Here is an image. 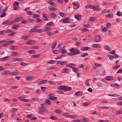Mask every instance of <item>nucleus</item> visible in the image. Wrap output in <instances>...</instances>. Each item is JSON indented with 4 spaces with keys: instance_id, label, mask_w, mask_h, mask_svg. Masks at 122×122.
Returning <instances> with one entry per match:
<instances>
[{
    "instance_id": "nucleus-1",
    "label": "nucleus",
    "mask_w": 122,
    "mask_h": 122,
    "mask_svg": "<svg viewBox=\"0 0 122 122\" xmlns=\"http://www.w3.org/2000/svg\"><path fill=\"white\" fill-rule=\"evenodd\" d=\"M69 51L70 52H73L74 55H78L81 53V52L78 49H75L74 48L70 49Z\"/></svg>"
},
{
    "instance_id": "nucleus-2",
    "label": "nucleus",
    "mask_w": 122,
    "mask_h": 122,
    "mask_svg": "<svg viewBox=\"0 0 122 122\" xmlns=\"http://www.w3.org/2000/svg\"><path fill=\"white\" fill-rule=\"evenodd\" d=\"M70 113H65L63 114L62 115L67 117L71 119H73L75 117V116L74 115H69Z\"/></svg>"
},
{
    "instance_id": "nucleus-3",
    "label": "nucleus",
    "mask_w": 122,
    "mask_h": 122,
    "mask_svg": "<svg viewBox=\"0 0 122 122\" xmlns=\"http://www.w3.org/2000/svg\"><path fill=\"white\" fill-rule=\"evenodd\" d=\"M71 20L69 18H67L62 19L61 22L63 23H68L71 22Z\"/></svg>"
},
{
    "instance_id": "nucleus-4",
    "label": "nucleus",
    "mask_w": 122,
    "mask_h": 122,
    "mask_svg": "<svg viewBox=\"0 0 122 122\" xmlns=\"http://www.w3.org/2000/svg\"><path fill=\"white\" fill-rule=\"evenodd\" d=\"M7 8L6 7L4 8V7L1 6L0 7V14H1L5 12L7 9Z\"/></svg>"
},
{
    "instance_id": "nucleus-5",
    "label": "nucleus",
    "mask_w": 122,
    "mask_h": 122,
    "mask_svg": "<svg viewBox=\"0 0 122 122\" xmlns=\"http://www.w3.org/2000/svg\"><path fill=\"white\" fill-rule=\"evenodd\" d=\"M19 4L17 2H15L14 3L13 8L15 10H17L19 9Z\"/></svg>"
},
{
    "instance_id": "nucleus-6",
    "label": "nucleus",
    "mask_w": 122,
    "mask_h": 122,
    "mask_svg": "<svg viewBox=\"0 0 122 122\" xmlns=\"http://www.w3.org/2000/svg\"><path fill=\"white\" fill-rule=\"evenodd\" d=\"M13 24V22L12 21H10L9 20H7L4 22L2 23V25H10Z\"/></svg>"
},
{
    "instance_id": "nucleus-7",
    "label": "nucleus",
    "mask_w": 122,
    "mask_h": 122,
    "mask_svg": "<svg viewBox=\"0 0 122 122\" xmlns=\"http://www.w3.org/2000/svg\"><path fill=\"white\" fill-rule=\"evenodd\" d=\"M94 41L96 42H98L102 40L101 37L99 36H97L95 37Z\"/></svg>"
},
{
    "instance_id": "nucleus-8",
    "label": "nucleus",
    "mask_w": 122,
    "mask_h": 122,
    "mask_svg": "<svg viewBox=\"0 0 122 122\" xmlns=\"http://www.w3.org/2000/svg\"><path fill=\"white\" fill-rule=\"evenodd\" d=\"M36 42V41H35L32 40H30L26 42V44L30 45H31L34 44Z\"/></svg>"
},
{
    "instance_id": "nucleus-9",
    "label": "nucleus",
    "mask_w": 122,
    "mask_h": 122,
    "mask_svg": "<svg viewBox=\"0 0 122 122\" xmlns=\"http://www.w3.org/2000/svg\"><path fill=\"white\" fill-rule=\"evenodd\" d=\"M24 59L21 58H14L12 59V61L13 62H15L17 61H23Z\"/></svg>"
},
{
    "instance_id": "nucleus-10",
    "label": "nucleus",
    "mask_w": 122,
    "mask_h": 122,
    "mask_svg": "<svg viewBox=\"0 0 122 122\" xmlns=\"http://www.w3.org/2000/svg\"><path fill=\"white\" fill-rule=\"evenodd\" d=\"M69 70H70L68 68H64L62 69L61 71V72L62 73H67L69 72Z\"/></svg>"
},
{
    "instance_id": "nucleus-11",
    "label": "nucleus",
    "mask_w": 122,
    "mask_h": 122,
    "mask_svg": "<svg viewBox=\"0 0 122 122\" xmlns=\"http://www.w3.org/2000/svg\"><path fill=\"white\" fill-rule=\"evenodd\" d=\"M75 64L73 63H69L66 64V66L68 67L71 68L72 69V68L75 66Z\"/></svg>"
},
{
    "instance_id": "nucleus-12",
    "label": "nucleus",
    "mask_w": 122,
    "mask_h": 122,
    "mask_svg": "<svg viewBox=\"0 0 122 122\" xmlns=\"http://www.w3.org/2000/svg\"><path fill=\"white\" fill-rule=\"evenodd\" d=\"M22 19V17H16L14 20L12 21V22H13V24L15 22L19 21Z\"/></svg>"
},
{
    "instance_id": "nucleus-13",
    "label": "nucleus",
    "mask_w": 122,
    "mask_h": 122,
    "mask_svg": "<svg viewBox=\"0 0 122 122\" xmlns=\"http://www.w3.org/2000/svg\"><path fill=\"white\" fill-rule=\"evenodd\" d=\"M75 18L76 19L79 20L81 18L82 16L79 14L75 15H74Z\"/></svg>"
},
{
    "instance_id": "nucleus-14",
    "label": "nucleus",
    "mask_w": 122,
    "mask_h": 122,
    "mask_svg": "<svg viewBox=\"0 0 122 122\" xmlns=\"http://www.w3.org/2000/svg\"><path fill=\"white\" fill-rule=\"evenodd\" d=\"M92 47L93 48H98L101 47L100 45L98 44H94L92 46Z\"/></svg>"
},
{
    "instance_id": "nucleus-15",
    "label": "nucleus",
    "mask_w": 122,
    "mask_h": 122,
    "mask_svg": "<svg viewBox=\"0 0 122 122\" xmlns=\"http://www.w3.org/2000/svg\"><path fill=\"white\" fill-rule=\"evenodd\" d=\"M83 92L81 91H78L75 93V94L77 96H79L83 95Z\"/></svg>"
},
{
    "instance_id": "nucleus-16",
    "label": "nucleus",
    "mask_w": 122,
    "mask_h": 122,
    "mask_svg": "<svg viewBox=\"0 0 122 122\" xmlns=\"http://www.w3.org/2000/svg\"><path fill=\"white\" fill-rule=\"evenodd\" d=\"M22 97H18V98L21 100V101L22 102H27L29 101L30 100H29L28 99H22Z\"/></svg>"
},
{
    "instance_id": "nucleus-17",
    "label": "nucleus",
    "mask_w": 122,
    "mask_h": 122,
    "mask_svg": "<svg viewBox=\"0 0 122 122\" xmlns=\"http://www.w3.org/2000/svg\"><path fill=\"white\" fill-rule=\"evenodd\" d=\"M48 9L49 10L51 11H54L56 9V8L51 6H48Z\"/></svg>"
},
{
    "instance_id": "nucleus-18",
    "label": "nucleus",
    "mask_w": 122,
    "mask_h": 122,
    "mask_svg": "<svg viewBox=\"0 0 122 122\" xmlns=\"http://www.w3.org/2000/svg\"><path fill=\"white\" fill-rule=\"evenodd\" d=\"M51 30V29L50 27H48L45 26L44 28V30H43L44 32H48L50 31Z\"/></svg>"
},
{
    "instance_id": "nucleus-19",
    "label": "nucleus",
    "mask_w": 122,
    "mask_h": 122,
    "mask_svg": "<svg viewBox=\"0 0 122 122\" xmlns=\"http://www.w3.org/2000/svg\"><path fill=\"white\" fill-rule=\"evenodd\" d=\"M105 79L107 81H111L113 80V77L112 76H106Z\"/></svg>"
},
{
    "instance_id": "nucleus-20",
    "label": "nucleus",
    "mask_w": 122,
    "mask_h": 122,
    "mask_svg": "<svg viewBox=\"0 0 122 122\" xmlns=\"http://www.w3.org/2000/svg\"><path fill=\"white\" fill-rule=\"evenodd\" d=\"M81 121L84 122H89V120L87 118L83 117L81 118Z\"/></svg>"
},
{
    "instance_id": "nucleus-21",
    "label": "nucleus",
    "mask_w": 122,
    "mask_h": 122,
    "mask_svg": "<svg viewBox=\"0 0 122 122\" xmlns=\"http://www.w3.org/2000/svg\"><path fill=\"white\" fill-rule=\"evenodd\" d=\"M19 72H10L9 73V74H10L11 75L13 76H17L18 75V73Z\"/></svg>"
},
{
    "instance_id": "nucleus-22",
    "label": "nucleus",
    "mask_w": 122,
    "mask_h": 122,
    "mask_svg": "<svg viewBox=\"0 0 122 122\" xmlns=\"http://www.w3.org/2000/svg\"><path fill=\"white\" fill-rule=\"evenodd\" d=\"M47 14H42L43 16V20L44 21H47L48 20V18L47 17Z\"/></svg>"
},
{
    "instance_id": "nucleus-23",
    "label": "nucleus",
    "mask_w": 122,
    "mask_h": 122,
    "mask_svg": "<svg viewBox=\"0 0 122 122\" xmlns=\"http://www.w3.org/2000/svg\"><path fill=\"white\" fill-rule=\"evenodd\" d=\"M36 51L34 50H29L27 52L30 54H35L36 53Z\"/></svg>"
},
{
    "instance_id": "nucleus-24",
    "label": "nucleus",
    "mask_w": 122,
    "mask_h": 122,
    "mask_svg": "<svg viewBox=\"0 0 122 122\" xmlns=\"http://www.w3.org/2000/svg\"><path fill=\"white\" fill-rule=\"evenodd\" d=\"M57 45V42L55 41L53 43L51 46V49L52 50L54 49L56 47Z\"/></svg>"
},
{
    "instance_id": "nucleus-25",
    "label": "nucleus",
    "mask_w": 122,
    "mask_h": 122,
    "mask_svg": "<svg viewBox=\"0 0 122 122\" xmlns=\"http://www.w3.org/2000/svg\"><path fill=\"white\" fill-rule=\"evenodd\" d=\"M72 88L71 87L67 86H65L64 91H69L71 90Z\"/></svg>"
},
{
    "instance_id": "nucleus-26",
    "label": "nucleus",
    "mask_w": 122,
    "mask_h": 122,
    "mask_svg": "<svg viewBox=\"0 0 122 122\" xmlns=\"http://www.w3.org/2000/svg\"><path fill=\"white\" fill-rule=\"evenodd\" d=\"M19 27V25L17 24H15L14 25L11 27V28L12 29H16L17 28Z\"/></svg>"
},
{
    "instance_id": "nucleus-27",
    "label": "nucleus",
    "mask_w": 122,
    "mask_h": 122,
    "mask_svg": "<svg viewBox=\"0 0 122 122\" xmlns=\"http://www.w3.org/2000/svg\"><path fill=\"white\" fill-rule=\"evenodd\" d=\"M29 37L28 36H22L21 37V38L24 40H26Z\"/></svg>"
},
{
    "instance_id": "nucleus-28",
    "label": "nucleus",
    "mask_w": 122,
    "mask_h": 122,
    "mask_svg": "<svg viewBox=\"0 0 122 122\" xmlns=\"http://www.w3.org/2000/svg\"><path fill=\"white\" fill-rule=\"evenodd\" d=\"M89 48L88 47H83L80 49V50L82 51H86L89 50Z\"/></svg>"
},
{
    "instance_id": "nucleus-29",
    "label": "nucleus",
    "mask_w": 122,
    "mask_h": 122,
    "mask_svg": "<svg viewBox=\"0 0 122 122\" xmlns=\"http://www.w3.org/2000/svg\"><path fill=\"white\" fill-rule=\"evenodd\" d=\"M34 77L32 76H28L26 78V79L29 81H32Z\"/></svg>"
},
{
    "instance_id": "nucleus-30",
    "label": "nucleus",
    "mask_w": 122,
    "mask_h": 122,
    "mask_svg": "<svg viewBox=\"0 0 122 122\" xmlns=\"http://www.w3.org/2000/svg\"><path fill=\"white\" fill-rule=\"evenodd\" d=\"M59 50L60 51V52H61L62 54L66 53V51L63 49H59Z\"/></svg>"
},
{
    "instance_id": "nucleus-31",
    "label": "nucleus",
    "mask_w": 122,
    "mask_h": 122,
    "mask_svg": "<svg viewBox=\"0 0 122 122\" xmlns=\"http://www.w3.org/2000/svg\"><path fill=\"white\" fill-rule=\"evenodd\" d=\"M10 47L11 49L13 50H15L17 49V47L16 46L12 45L11 46H10Z\"/></svg>"
},
{
    "instance_id": "nucleus-32",
    "label": "nucleus",
    "mask_w": 122,
    "mask_h": 122,
    "mask_svg": "<svg viewBox=\"0 0 122 122\" xmlns=\"http://www.w3.org/2000/svg\"><path fill=\"white\" fill-rule=\"evenodd\" d=\"M65 87V86L64 85L58 87V89L60 90H64Z\"/></svg>"
},
{
    "instance_id": "nucleus-33",
    "label": "nucleus",
    "mask_w": 122,
    "mask_h": 122,
    "mask_svg": "<svg viewBox=\"0 0 122 122\" xmlns=\"http://www.w3.org/2000/svg\"><path fill=\"white\" fill-rule=\"evenodd\" d=\"M50 16L51 18H54L56 16V14L53 13H51L50 14Z\"/></svg>"
},
{
    "instance_id": "nucleus-34",
    "label": "nucleus",
    "mask_w": 122,
    "mask_h": 122,
    "mask_svg": "<svg viewBox=\"0 0 122 122\" xmlns=\"http://www.w3.org/2000/svg\"><path fill=\"white\" fill-rule=\"evenodd\" d=\"M72 69L73 71L75 72H76L79 70L78 68L74 67L72 68Z\"/></svg>"
},
{
    "instance_id": "nucleus-35",
    "label": "nucleus",
    "mask_w": 122,
    "mask_h": 122,
    "mask_svg": "<svg viewBox=\"0 0 122 122\" xmlns=\"http://www.w3.org/2000/svg\"><path fill=\"white\" fill-rule=\"evenodd\" d=\"M36 30L35 28H33L30 29L29 31V32L30 33H35L36 32Z\"/></svg>"
},
{
    "instance_id": "nucleus-36",
    "label": "nucleus",
    "mask_w": 122,
    "mask_h": 122,
    "mask_svg": "<svg viewBox=\"0 0 122 122\" xmlns=\"http://www.w3.org/2000/svg\"><path fill=\"white\" fill-rule=\"evenodd\" d=\"M67 63L68 62L66 61H61V62H60V64L61 65H66Z\"/></svg>"
},
{
    "instance_id": "nucleus-37",
    "label": "nucleus",
    "mask_w": 122,
    "mask_h": 122,
    "mask_svg": "<svg viewBox=\"0 0 122 122\" xmlns=\"http://www.w3.org/2000/svg\"><path fill=\"white\" fill-rule=\"evenodd\" d=\"M9 56H6L3 58H0V61H4L7 60L8 58H9Z\"/></svg>"
},
{
    "instance_id": "nucleus-38",
    "label": "nucleus",
    "mask_w": 122,
    "mask_h": 122,
    "mask_svg": "<svg viewBox=\"0 0 122 122\" xmlns=\"http://www.w3.org/2000/svg\"><path fill=\"white\" fill-rule=\"evenodd\" d=\"M116 115L121 114H122V110L117 111L115 112Z\"/></svg>"
},
{
    "instance_id": "nucleus-39",
    "label": "nucleus",
    "mask_w": 122,
    "mask_h": 122,
    "mask_svg": "<svg viewBox=\"0 0 122 122\" xmlns=\"http://www.w3.org/2000/svg\"><path fill=\"white\" fill-rule=\"evenodd\" d=\"M48 99L53 101L54 100H56L57 99V98L55 97L51 96L50 97L48 98Z\"/></svg>"
},
{
    "instance_id": "nucleus-40",
    "label": "nucleus",
    "mask_w": 122,
    "mask_h": 122,
    "mask_svg": "<svg viewBox=\"0 0 122 122\" xmlns=\"http://www.w3.org/2000/svg\"><path fill=\"white\" fill-rule=\"evenodd\" d=\"M104 48L105 49L107 50L110 51L111 50V48L107 46H104Z\"/></svg>"
},
{
    "instance_id": "nucleus-41",
    "label": "nucleus",
    "mask_w": 122,
    "mask_h": 122,
    "mask_svg": "<svg viewBox=\"0 0 122 122\" xmlns=\"http://www.w3.org/2000/svg\"><path fill=\"white\" fill-rule=\"evenodd\" d=\"M36 32L38 33H42L44 32L43 30L42 29H40L36 30Z\"/></svg>"
},
{
    "instance_id": "nucleus-42",
    "label": "nucleus",
    "mask_w": 122,
    "mask_h": 122,
    "mask_svg": "<svg viewBox=\"0 0 122 122\" xmlns=\"http://www.w3.org/2000/svg\"><path fill=\"white\" fill-rule=\"evenodd\" d=\"M50 118L52 120H57V118L56 117L52 116L50 117Z\"/></svg>"
},
{
    "instance_id": "nucleus-43",
    "label": "nucleus",
    "mask_w": 122,
    "mask_h": 122,
    "mask_svg": "<svg viewBox=\"0 0 122 122\" xmlns=\"http://www.w3.org/2000/svg\"><path fill=\"white\" fill-rule=\"evenodd\" d=\"M17 111V109L16 108H13L11 109L10 110V112L12 113L13 112H15Z\"/></svg>"
},
{
    "instance_id": "nucleus-44",
    "label": "nucleus",
    "mask_w": 122,
    "mask_h": 122,
    "mask_svg": "<svg viewBox=\"0 0 122 122\" xmlns=\"http://www.w3.org/2000/svg\"><path fill=\"white\" fill-rule=\"evenodd\" d=\"M58 13L59 15L62 17H64L65 16L66 14L64 13L60 12Z\"/></svg>"
},
{
    "instance_id": "nucleus-45",
    "label": "nucleus",
    "mask_w": 122,
    "mask_h": 122,
    "mask_svg": "<svg viewBox=\"0 0 122 122\" xmlns=\"http://www.w3.org/2000/svg\"><path fill=\"white\" fill-rule=\"evenodd\" d=\"M90 80V79H87L85 81V84L86 85L88 86H90V84L89 83V81Z\"/></svg>"
},
{
    "instance_id": "nucleus-46",
    "label": "nucleus",
    "mask_w": 122,
    "mask_h": 122,
    "mask_svg": "<svg viewBox=\"0 0 122 122\" xmlns=\"http://www.w3.org/2000/svg\"><path fill=\"white\" fill-rule=\"evenodd\" d=\"M20 23L24 24H26L27 23V21L25 19H23L20 22Z\"/></svg>"
},
{
    "instance_id": "nucleus-47",
    "label": "nucleus",
    "mask_w": 122,
    "mask_h": 122,
    "mask_svg": "<svg viewBox=\"0 0 122 122\" xmlns=\"http://www.w3.org/2000/svg\"><path fill=\"white\" fill-rule=\"evenodd\" d=\"M60 52V51L57 50H54L52 51V52L55 54H58Z\"/></svg>"
},
{
    "instance_id": "nucleus-48",
    "label": "nucleus",
    "mask_w": 122,
    "mask_h": 122,
    "mask_svg": "<svg viewBox=\"0 0 122 122\" xmlns=\"http://www.w3.org/2000/svg\"><path fill=\"white\" fill-rule=\"evenodd\" d=\"M95 19V18L92 17H90L89 19V21H94Z\"/></svg>"
},
{
    "instance_id": "nucleus-49",
    "label": "nucleus",
    "mask_w": 122,
    "mask_h": 122,
    "mask_svg": "<svg viewBox=\"0 0 122 122\" xmlns=\"http://www.w3.org/2000/svg\"><path fill=\"white\" fill-rule=\"evenodd\" d=\"M99 7V6H92V8L94 10H96Z\"/></svg>"
},
{
    "instance_id": "nucleus-50",
    "label": "nucleus",
    "mask_w": 122,
    "mask_h": 122,
    "mask_svg": "<svg viewBox=\"0 0 122 122\" xmlns=\"http://www.w3.org/2000/svg\"><path fill=\"white\" fill-rule=\"evenodd\" d=\"M20 65L22 66H24L27 65L28 64L24 62H21L20 63Z\"/></svg>"
},
{
    "instance_id": "nucleus-51",
    "label": "nucleus",
    "mask_w": 122,
    "mask_h": 122,
    "mask_svg": "<svg viewBox=\"0 0 122 122\" xmlns=\"http://www.w3.org/2000/svg\"><path fill=\"white\" fill-rule=\"evenodd\" d=\"M40 54H36L35 55H33L31 56V57L32 58H36L38 57L40 55Z\"/></svg>"
},
{
    "instance_id": "nucleus-52",
    "label": "nucleus",
    "mask_w": 122,
    "mask_h": 122,
    "mask_svg": "<svg viewBox=\"0 0 122 122\" xmlns=\"http://www.w3.org/2000/svg\"><path fill=\"white\" fill-rule=\"evenodd\" d=\"M88 55V54L87 53H86L84 54H81V57H84L86 56H87Z\"/></svg>"
},
{
    "instance_id": "nucleus-53",
    "label": "nucleus",
    "mask_w": 122,
    "mask_h": 122,
    "mask_svg": "<svg viewBox=\"0 0 122 122\" xmlns=\"http://www.w3.org/2000/svg\"><path fill=\"white\" fill-rule=\"evenodd\" d=\"M42 111L44 112V111H45L46 110V109L45 107H40V109Z\"/></svg>"
},
{
    "instance_id": "nucleus-54",
    "label": "nucleus",
    "mask_w": 122,
    "mask_h": 122,
    "mask_svg": "<svg viewBox=\"0 0 122 122\" xmlns=\"http://www.w3.org/2000/svg\"><path fill=\"white\" fill-rule=\"evenodd\" d=\"M16 34V32H12L8 35L9 36H13Z\"/></svg>"
},
{
    "instance_id": "nucleus-55",
    "label": "nucleus",
    "mask_w": 122,
    "mask_h": 122,
    "mask_svg": "<svg viewBox=\"0 0 122 122\" xmlns=\"http://www.w3.org/2000/svg\"><path fill=\"white\" fill-rule=\"evenodd\" d=\"M40 16L39 15L37 14H34L32 16V18H39Z\"/></svg>"
},
{
    "instance_id": "nucleus-56",
    "label": "nucleus",
    "mask_w": 122,
    "mask_h": 122,
    "mask_svg": "<svg viewBox=\"0 0 122 122\" xmlns=\"http://www.w3.org/2000/svg\"><path fill=\"white\" fill-rule=\"evenodd\" d=\"M55 62V61L53 60H49L48 61L47 63L49 64H53Z\"/></svg>"
},
{
    "instance_id": "nucleus-57",
    "label": "nucleus",
    "mask_w": 122,
    "mask_h": 122,
    "mask_svg": "<svg viewBox=\"0 0 122 122\" xmlns=\"http://www.w3.org/2000/svg\"><path fill=\"white\" fill-rule=\"evenodd\" d=\"M102 31L106 32L107 30V29L105 27H103L101 29Z\"/></svg>"
},
{
    "instance_id": "nucleus-58",
    "label": "nucleus",
    "mask_w": 122,
    "mask_h": 122,
    "mask_svg": "<svg viewBox=\"0 0 122 122\" xmlns=\"http://www.w3.org/2000/svg\"><path fill=\"white\" fill-rule=\"evenodd\" d=\"M46 89L47 88L45 87H41V89L43 92H44L46 91Z\"/></svg>"
},
{
    "instance_id": "nucleus-59",
    "label": "nucleus",
    "mask_w": 122,
    "mask_h": 122,
    "mask_svg": "<svg viewBox=\"0 0 122 122\" xmlns=\"http://www.w3.org/2000/svg\"><path fill=\"white\" fill-rule=\"evenodd\" d=\"M45 103H47V104L50 105L51 104L50 101V100L48 99H46L45 100Z\"/></svg>"
},
{
    "instance_id": "nucleus-60",
    "label": "nucleus",
    "mask_w": 122,
    "mask_h": 122,
    "mask_svg": "<svg viewBox=\"0 0 122 122\" xmlns=\"http://www.w3.org/2000/svg\"><path fill=\"white\" fill-rule=\"evenodd\" d=\"M120 66L119 65H117L116 66L112 67V68L116 70L119 68Z\"/></svg>"
},
{
    "instance_id": "nucleus-61",
    "label": "nucleus",
    "mask_w": 122,
    "mask_h": 122,
    "mask_svg": "<svg viewBox=\"0 0 122 122\" xmlns=\"http://www.w3.org/2000/svg\"><path fill=\"white\" fill-rule=\"evenodd\" d=\"M31 49H38L39 48V47L37 46H32L31 47Z\"/></svg>"
},
{
    "instance_id": "nucleus-62",
    "label": "nucleus",
    "mask_w": 122,
    "mask_h": 122,
    "mask_svg": "<svg viewBox=\"0 0 122 122\" xmlns=\"http://www.w3.org/2000/svg\"><path fill=\"white\" fill-rule=\"evenodd\" d=\"M122 13L121 11H118L117 13V15L118 16H120L121 15Z\"/></svg>"
},
{
    "instance_id": "nucleus-63",
    "label": "nucleus",
    "mask_w": 122,
    "mask_h": 122,
    "mask_svg": "<svg viewBox=\"0 0 122 122\" xmlns=\"http://www.w3.org/2000/svg\"><path fill=\"white\" fill-rule=\"evenodd\" d=\"M5 34V30H2L0 31V35H4Z\"/></svg>"
},
{
    "instance_id": "nucleus-64",
    "label": "nucleus",
    "mask_w": 122,
    "mask_h": 122,
    "mask_svg": "<svg viewBox=\"0 0 122 122\" xmlns=\"http://www.w3.org/2000/svg\"><path fill=\"white\" fill-rule=\"evenodd\" d=\"M36 22H41L42 21V20L39 19H37L35 20Z\"/></svg>"
}]
</instances>
